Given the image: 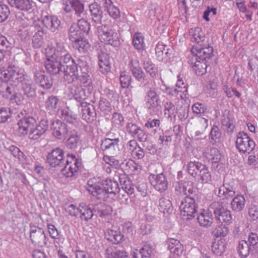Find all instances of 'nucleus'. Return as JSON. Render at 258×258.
<instances>
[{"label": "nucleus", "instance_id": "obj_7", "mask_svg": "<svg viewBox=\"0 0 258 258\" xmlns=\"http://www.w3.org/2000/svg\"><path fill=\"white\" fill-rule=\"evenodd\" d=\"M235 146L240 153L250 154L254 149L255 144L247 134L240 132L236 136Z\"/></svg>", "mask_w": 258, "mask_h": 258}, {"label": "nucleus", "instance_id": "obj_54", "mask_svg": "<svg viewBox=\"0 0 258 258\" xmlns=\"http://www.w3.org/2000/svg\"><path fill=\"white\" fill-rule=\"evenodd\" d=\"M59 99L57 97L51 95L45 102L46 108L48 110H54L56 109Z\"/></svg>", "mask_w": 258, "mask_h": 258}, {"label": "nucleus", "instance_id": "obj_15", "mask_svg": "<svg viewBox=\"0 0 258 258\" xmlns=\"http://www.w3.org/2000/svg\"><path fill=\"white\" fill-rule=\"evenodd\" d=\"M68 157L71 158V161H69L68 160L66 161L64 167L61 169V172L66 177H72L76 175L81 164L75 155H68Z\"/></svg>", "mask_w": 258, "mask_h": 258}, {"label": "nucleus", "instance_id": "obj_26", "mask_svg": "<svg viewBox=\"0 0 258 258\" xmlns=\"http://www.w3.org/2000/svg\"><path fill=\"white\" fill-rule=\"evenodd\" d=\"M119 139L118 138L110 139L106 138L102 140L100 149L103 152L111 153L118 149Z\"/></svg>", "mask_w": 258, "mask_h": 258}, {"label": "nucleus", "instance_id": "obj_50", "mask_svg": "<svg viewBox=\"0 0 258 258\" xmlns=\"http://www.w3.org/2000/svg\"><path fill=\"white\" fill-rule=\"evenodd\" d=\"M196 178L199 181L201 180L202 182L207 183L211 181L212 178L211 174L205 165L201 169V172L198 173V176Z\"/></svg>", "mask_w": 258, "mask_h": 258}, {"label": "nucleus", "instance_id": "obj_17", "mask_svg": "<svg viewBox=\"0 0 258 258\" xmlns=\"http://www.w3.org/2000/svg\"><path fill=\"white\" fill-rule=\"evenodd\" d=\"M203 154L207 161L212 164L213 168H217L218 167L222 158L221 153L218 149L208 146L205 148Z\"/></svg>", "mask_w": 258, "mask_h": 258}, {"label": "nucleus", "instance_id": "obj_14", "mask_svg": "<svg viewBox=\"0 0 258 258\" xmlns=\"http://www.w3.org/2000/svg\"><path fill=\"white\" fill-rule=\"evenodd\" d=\"M125 130L127 134L134 139L141 142H145L148 139L146 133L137 124L133 122H128L125 126Z\"/></svg>", "mask_w": 258, "mask_h": 258}, {"label": "nucleus", "instance_id": "obj_51", "mask_svg": "<svg viewBox=\"0 0 258 258\" xmlns=\"http://www.w3.org/2000/svg\"><path fill=\"white\" fill-rule=\"evenodd\" d=\"M73 47L80 52H84L88 50L90 45L86 40H83L82 37L77 41L73 42Z\"/></svg>", "mask_w": 258, "mask_h": 258}, {"label": "nucleus", "instance_id": "obj_49", "mask_svg": "<svg viewBox=\"0 0 258 258\" xmlns=\"http://www.w3.org/2000/svg\"><path fill=\"white\" fill-rule=\"evenodd\" d=\"M159 209L163 213H169L172 211V204L169 200L164 198L160 199L159 201Z\"/></svg>", "mask_w": 258, "mask_h": 258}, {"label": "nucleus", "instance_id": "obj_22", "mask_svg": "<svg viewBox=\"0 0 258 258\" xmlns=\"http://www.w3.org/2000/svg\"><path fill=\"white\" fill-rule=\"evenodd\" d=\"M44 65L47 72L52 75H57L60 71H62V68L63 70L64 68H66L64 65L60 64V61L57 60L56 57L52 55L50 58H47L45 61ZM63 73H64V70Z\"/></svg>", "mask_w": 258, "mask_h": 258}, {"label": "nucleus", "instance_id": "obj_28", "mask_svg": "<svg viewBox=\"0 0 258 258\" xmlns=\"http://www.w3.org/2000/svg\"><path fill=\"white\" fill-rule=\"evenodd\" d=\"M98 58L99 71L103 74H107L110 72L111 68L109 55L101 51L99 52Z\"/></svg>", "mask_w": 258, "mask_h": 258}, {"label": "nucleus", "instance_id": "obj_35", "mask_svg": "<svg viewBox=\"0 0 258 258\" xmlns=\"http://www.w3.org/2000/svg\"><path fill=\"white\" fill-rule=\"evenodd\" d=\"M71 93L74 99L79 103L78 104L86 103L84 101L87 98V95L85 90L81 86L72 87L71 89Z\"/></svg>", "mask_w": 258, "mask_h": 258}, {"label": "nucleus", "instance_id": "obj_36", "mask_svg": "<svg viewBox=\"0 0 258 258\" xmlns=\"http://www.w3.org/2000/svg\"><path fill=\"white\" fill-rule=\"evenodd\" d=\"M217 225L213 228L212 234L216 237H224L229 233V229L224 223H216Z\"/></svg>", "mask_w": 258, "mask_h": 258}, {"label": "nucleus", "instance_id": "obj_52", "mask_svg": "<svg viewBox=\"0 0 258 258\" xmlns=\"http://www.w3.org/2000/svg\"><path fill=\"white\" fill-rule=\"evenodd\" d=\"M106 258H127L128 253L125 250H115L111 251V249L107 248L106 250Z\"/></svg>", "mask_w": 258, "mask_h": 258}, {"label": "nucleus", "instance_id": "obj_29", "mask_svg": "<svg viewBox=\"0 0 258 258\" xmlns=\"http://www.w3.org/2000/svg\"><path fill=\"white\" fill-rule=\"evenodd\" d=\"M195 61L193 58L188 61V64L192 68L195 73L199 76H202L207 72V68L208 65L206 62L197 60V58H195Z\"/></svg>", "mask_w": 258, "mask_h": 258}, {"label": "nucleus", "instance_id": "obj_46", "mask_svg": "<svg viewBox=\"0 0 258 258\" xmlns=\"http://www.w3.org/2000/svg\"><path fill=\"white\" fill-rule=\"evenodd\" d=\"M144 38L140 33H136L133 37V44L135 48L138 50L144 49L145 47Z\"/></svg>", "mask_w": 258, "mask_h": 258}, {"label": "nucleus", "instance_id": "obj_59", "mask_svg": "<svg viewBox=\"0 0 258 258\" xmlns=\"http://www.w3.org/2000/svg\"><path fill=\"white\" fill-rule=\"evenodd\" d=\"M64 209L67 214L71 217H77L80 214V206L78 207L72 204L66 205Z\"/></svg>", "mask_w": 258, "mask_h": 258}, {"label": "nucleus", "instance_id": "obj_45", "mask_svg": "<svg viewBox=\"0 0 258 258\" xmlns=\"http://www.w3.org/2000/svg\"><path fill=\"white\" fill-rule=\"evenodd\" d=\"M143 68L146 73L153 78H156L158 75V68L150 60H145L143 62Z\"/></svg>", "mask_w": 258, "mask_h": 258}, {"label": "nucleus", "instance_id": "obj_27", "mask_svg": "<svg viewBox=\"0 0 258 258\" xmlns=\"http://www.w3.org/2000/svg\"><path fill=\"white\" fill-rule=\"evenodd\" d=\"M35 123V119L33 117L23 118L17 123V125L19 126V133L22 135L27 134L30 130L34 127Z\"/></svg>", "mask_w": 258, "mask_h": 258}, {"label": "nucleus", "instance_id": "obj_58", "mask_svg": "<svg viewBox=\"0 0 258 258\" xmlns=\"http://www.w3.org/2000/svg\"><path fill=\"white\" fill-rule=\"evenodd\" d=\"M131 76L125 72H122L121 73L119 80L121 87L122 88H127L132 81Z\"/></svg>", "mask_w": 258, "mask_h": 258}, {"label": "nucleus", "instance_id": "obj_21", "mask_svg": "<svg viewBox=\"0 0 258 258\" xmlns=\"http://www.w3.org/2000/svg\"><path fill=\"white\" fill-rule=\"evenodd\" d=\"M77 106L81 107L82 118L88 123H92L96 118L97 113L95 107L90 103H82L78 104Z\"/></svg>", "mask_w": 258, "mask_h": 258}, {"label": "nucleus", "instance_id": "obj_33", "mask_svg": "<svg viewBox=\"0 0 258 258\" xmlns=\"http://www.w3.org/2000/svg\"><path fill=\"white\" fill-rule=\"evenodd\" d=\"M246 204V201L242 195H237L231 202V208L234 212H240L244 210Z\"/></svg>", "mask_w": 258, "mask_h": 258}, {"label": "nucleus", "instance_id": "obj_48", "mask_svg": "<svg viewBox=\"0 0 258 258\" xmlns=\"http://www.w3.org/2000/svg\"><path fill=\"white\" fill-rule=\"evenodd\" d=\"M226 244L222 240L214 242L212 245V251L217 255H221L225 251Z\"/></svg>", "mask_w": 258, "mask_h": 258}, {"label": "nucleus", "instance_id": "obj_57", "mask_svg": "<svg viewBox=\"0 0 258 258\" xmlns=\"http://www.w3.org/2000/svg\"><path fill=\"white\" fill-rule=\"evenodd\" d=\"M32 8L31 4L29 0H17V9H20L25 14V16L28 15L27 11Z\"/></svg>", "mask_w": 258, "mask_h": 258}, {"label": "nucleus", "instance_id": "obj_55", "mask_svg": "<svg viewBox=\"0 0 258 258\" xmlns=\"http://www.w3.org/2000/svg\"><path fill=\"white\" fill-rule=\"evenodd\" d=\"M235 195V190H232L222 186H220L219 188L218 196L220 198L229 199L233 197Z\"/></svg>", "mask_w": 258, "mask_h": 258}, {"label": "nucleus", "instance_id": "obj_8", "mask_svg": "<svg viewBox=\"0 0 258 258\" xmlns=\"http://www.w3.org/2000/svg\"><path fill=\"white\" fill-rule=\"evenodd\" d=\"M198 206L193 197L186 196L181 203L180 209L181 214L186 220H191L195 217Z\"/></svg>", "mask_w": 258, "mask_h": 258}, {"label": "nucleus", "instance_id": "obj_20", "mask_svg": "<svg viewBox=\"0 0 258 258\" xmlns=\"http://www.w3.org/2000/svg\"><path fill=\"white\" fill-rule=\"evenodd\" d=\"M51 130L52 136L58 140L65 139L69 132L68 125L58 120L52 122Z\"/></svg>", "mask_w": 258, "mask_h": 258}, {"label": "nucleus", "instance_id": "obj_47", "mask_svg": "<svg viewBox=\"0 0 258 258\" xmlns=\"http://www.w3.org/2000/svg\"><path fill=\"white\" fill-rule=\"evenodd\" d=\"M69 36L70 40L73 42L81 38L84 35L79 31L76 24L72 25L69 29Z\"/></svg>", "mask_w": 258, "mask_h": 258}, {"label": "nucleus", "instance_id": "obj_1", "mask_svg": "<svg viewBox=\"0 0 258 258\" xmlns=\"http://www.w3.org/2000/svg\"><path fill=\"white\" fill-rule=\"evenodd\" d=\"M93 178L88 181L87 190L98 200L108 201L110 196H115L119 192L118 182L111 179L99 180Z\"/></svg>", "mask_w": 258, "mask_h": 258}, {"label": "nucleus", "instance_id": "obj_56", "mask_svg": "<svg viewBox=\"0 0 258 258\" xmlns=\"http://www.w3.org/2000/svg\"><path fill=\"white\" fill-rule=\"evenodd\" d=\"M221 136V133L220 132L219 128L217 126L214 125L212 128L209 139L210 143L212 144H214L219 141L220 138Z\"/></svg>", "mask_w": 258, "mask_h": 258}, {"label": "nucleus", "instance_id": "obj_4", "mask_svg": "<svg viewBox=\"0 0 258 258\" xmlns=\"http://www.w3.org/2000/svg\"><path fill=\"white\" fill-rule=\"evenodd\" d=\"M209 209L213 213L216 223H224L226 225L232 223L231 212L223 202H214L210 204Z\"/></svg>", "mask_w": 258, "mask_h": 258}, {"label": "nucleus", "instance_id": "obj_2", "mask_svg": "<svg viewBox=\"0 0 258 258\" xmlns=\"http://www.w3.org/2000/svg\"><path fill=\"white\" fill-rule=\"evenodd\" d=\"M64 80L68 83H72L78 80L82 86L88 87L89 90L91 87L92 88V81L89 69L86 70V71H80V73L79 74L76 66L72 67L64 71Z\"/></svg>", "mask_w": 258, "mask_h": 258}, {"label": "nucleus", "instance_id": "obj_53", "mask_svg": "<svg viewBox=\"0 0 258 258\" xmlns=\"http://www.w3.org/2000/svg\"><path fill=\"white\" fill-rule=\"evenodd\" d=\"M164 113L165 115H168V118H171L172 115H174L177 113V109L175 105L171 101H167L164 104Z\"/></svg>", "mask_w": 258, "mask_h": 258}, {"label": "nucleus", "instance_id": "obj_32", "mask_svg": "<svg viewBox=\"0 0 258 258\" xmlns=\"http://www.w3.org/2000/svg\"><path fill=\"white\" fill-rule=\"evenodd\" d=\"M119 180L122 188L128 195H132L135 191V185L125 174H120L119 176Z\"/></svg>", "mask_w": 258, "mask_h": 258}, {"label": "nucleus", "instance_id": "obj_24", "mask_svg": "<svg viewBox=\"0 0 258 258\" xmlns=\"http://www.w3.org/2000/svg\"><path fill=\"white\" fill-rule=\"evenodd\" d=\"M191 51L195 53L199 59L206 62L213 55V48L210 45L205 47H193Z\"/></svg>", "mask_w": 258, "mask_h": 258}, {"label": "nucleus", "instance_id": "obj_9", "mask_svg": "<svg viewBox=\"0 0 258 258\" xmlns=\"http://www.w3.org/2000/svg\"><path fill=\"white\" fill-rule=\"evenodd\" d=\"M144 101L146 107L149 111L157 112L161 108V101L159 95L154 88H150L146 92Z\"/></svg>", "mask_w": 258, "mask_h": 258}, {"label": "nucleus", "instance_id": "obj_13", "mask_svg": "<svg viewBox=\"0 0 258 258\" xmlns=\"http://www.w3.org/2000/svg\"><path fill=\"white\" fill-rule=\"evenodd\" d=\"M93 210L95 216L99 217L104 222L108 223L112 218V208L104 203L93 205Z\"/></svg>", "mask_w": 258, "mask_h": 258}, {"label": "nucleus", "instance_id": "obj_30", "mask_svg": "<svg viewBox=\"0 0 258 258\" xmlns=\"http://www.w3.org/2000/svg\"><path fill=\"white\" fill-rule=\"evenodd\" d=\"M89 9L92 21L96 24H101L103 17V12L101 7L97 3H94L89 6Z\"/></svg>", "mask_w": 258, "mask_h": 258}, {"label": "nucleus", "instance_id": "obj_19", "mask_svg": "<svg viewBox=\"0 0 258 258\" xmlns=\"http://www.w3.org/2000/svg\"><path fill=\"white\" fill-rule=\"evenodd\" d=\"M150 181L155 189L161 193L165 192L168 188V181L166 176L162 173L157 175L151 174Z\"/></svg>", "mask_w": 258, "mask_h": 258}, {"label": "nucleus", "instance_id": "obj_12", "mask_svg": "<svg viewBox=\"0 0 258 258\" xmlns=\"http://www.w3.org/2000/svg\"><path fill=\"white\" fill-rule=\"evenodd\" d=\"M47 161L52 167H62L65 164V158L63 150L57 147L48 153Z\"/></svg>", "mask_w": 258, "mask_h": 258}, {"label": "nucleus", "instance_id": "obj_25", "mask_svg": "<svg viewBox=\"0 0 258 258\" xmlns=\"http://www.w3.org/2000/svg\"><path fill=\"white\" fill-rule=\"evenodd\" d=\"M237 250L241 258H246L249 254L255 256L258 253L257 250H254L246 240H241L239 242Z\"/></svg>", "mask_w": 258, "mask_h": 258}, {"label": "nucleus", "instance_id": "obj_41", "mask_svg": "<svg viewBox=\"0 0 258 258\" xmlns=\"http://www.w3.org/2000/svg\"><path fill=\"white\" fill-rule=\"evenodd\" d=\"M44 32L42 28L38 29L34 35L32 39V44L34 48H40L44 44Z\"/></svg>", "mask_w": 258, "mask_h": 258}, {"label": "nucleus", "instance_id": "obj_37", "mask_svg": "<svg viewBox=\"0 0 258 258\" xmlns=\"http://www.w3.org/2000/svg\"><path fill=\"white\" fill-rule=\"evenodd\" d=\"M80 143V136L75 130L71 131L69 138L66 143L67 147L72 150L76 149Z\"/></svg>", "mask_w": 258, "mask_h": 258}, {"label": "nucleus", "instance_id": "obj_63", "mask_svg": "<svg viewBox=\"0 0 258 258\" xmlns=\"http://www.w3.org/2000/svg\"><path fill=\"white\" fill-rule=\"evenodd\" d=\"M172 135L171 131H166L162 135L159 136V140L161 142V144H164L165 145L168 146L172 141Z\"/></svg>", "mask_w": 258, "mask_h": 258}, {"label": "nucleus", "instance_id": "obj_18", "mask_svg": "<svg viewBox=\"0 0 258 258\" xmlns=\"http://www.w3.org/2000/svg\"><path fill=\"white\" fill-rule=\"evenodd\" d=\"M62 9L67 13L72 11L79 17L84 11V4L79 0H62Z\"/></svg>", "mask_w": 258, "mask_h": 258}, {"label": "nucleus", "instance_id": "obj_3", "mask_svg": "<svg viewBox=\"0 0 258 258\" xmlns=\"http://www.w3.org/2000/svg\"><path fill=\"white\" fill-rule=\"evenodd\" d=\"M17 90L21 96L26 95L32 97L36 95V87L32 80L23 69H19L17 72Z\"/></svg>", "mask_w": 258, "mask_h": 258}, {"label": "nucleus", "instance_id": "obj_31", "mask_svg": "<svg viewBox=\"0 0 258 258\" xmlns=\"http://www.w3.org/2000/svg\"><path fill=\"white\" fill-rule=\"evenodd\" d=\"M212 212L204 210L198 216L197 220L200 225L203 227H208L212 225L213 222Z\"/></svg>", "mask_w": 258, "mask_h": 258}, {"label": "nucleus", "instance_id": "obj_62", "mask_svg": "<svg viewBox=\"0 0 258 258\" xmlns=\"http://www.w3.org/2000/svg\"><path fill=\"white\" fill-rule=\"evenodd\" d=\"M247 242L252 248L258 251V233H250L248 235Z\"/></svg>", "mask_w": 258, "mask_h": 258}, {"label": "nucleus", "instance_id": "obj_43", "mask_svg": "<svg viewBox=\"0 0 258 258\" xmlns=\"http://www.w3.org/2000/svg\"><path fill=\"white\" fill-rule=\"evenodd\" d=\"M222 125L226 127L227 132L232 133L235 128V120L231 114L224 115L221 121Z\"/></svg>", "mask_w": 258, "mask_h": 258}, {"label": "nucleus", "instance_id": "obj_16", "mask_svg": "<svg viewBox=\"0 0 258 258\" xmlns=\"http://www.w3.org/2000/svg\"><path fill=\"white\" fill-rule=\"evenodd\" d=\"M41 21L43 25L50 31L56 32L61 28V21L53 15H49L46 12L42 13Z\"/></svg>", "mask_w": 258, "mask_h": 258}, {"label": "nucleus", "instance_id": "obj_6", "mask_svg": "<svg viewBox=\"0 0 258 258\" xmlns=\"http://www.w3.org/2000/svg\"><path fill=\"white\" fill-rule=\"evenodd\" d=\"M16 68L15 64H10L6 70H0V80L2 81H8L9 82L6 88V92L8 93L11 96V100H15L16 97V87L15 83H11V80L13 81V78L15 76Z\"/></svg>", "mask_w": 258, "mask_h": 258}, {"label": "nucleus", "instance_id": "obj_11", "mask_svg": "<svg viewBox=\"0 0 258 258\" xmlns=\"http://www.w3.org/2000/svg\"><path fill=\"white\" fill-rule=\"evenodd\" d=\"M30 238L31 242L39 247L45 246L47 243V238L44 230L36 226L30 225Z\"/></svg>", "mask_w": 258, "mask_h": 258}, {"label": "nucleus", "instance_id": "obj_39", "mask_svg": "<svg viewBox=\"0 0 258 258\" xmlns=\"http://www.w3.org/2000/svg\"><path fill=\"white\" fill-rule=\"evenodd\" d=\"M204 165L199 161H190L187 165L188 172L191 176L196 178Z\"/></svg>", "mask_w": 258, "mask_h": 258}, {"label": "nucleus", "instance_id": "obj_10", "mask_svg": "<svg viewBox=\"0 0 258 258\" xmlns=\"http://www.w3.org/2000/svg\"><path fill=\"white\" fill-rule=\"evenodd\" d=\"M17 24L19 25L17 30V36L22 41L29 40L30 36L29 19L27 16H25L24 13L17 12Z\"/></svg>", "mask_w": 258, "mask_h": 258}, {"label": "nucleus", "instance_id": "obj_61", "mask_svg": "<svg viewBox=\"0 0 258 258\" xmlns=\"http://www.w3.org/2000/svg\"><path fill=\"white\" fill-rule=\"evenodd\" d=\"M66 52H68V51L66 48L64 42L60 40L59 41L56 40L55 52L52 56L57 57Z\"/></svg>", "mask_w": 258, "mask_h": 258}, {"label": "nucleus", "instance_id": "obj_44", "mask_svg": "<svg viewBox=\"0 0 258 258\" xmlns=\"http://www.w3.org/2000/svg\"><path fill=\"white\" fill-rule=\"evenodd\" d=\"M60 117L67 123L76 124L78 123V118L77 115L69 112L67 109H62L61 110Z\"/></svg>", "mask_w": 258, "mask_h": 258}, {"label": "nucleus", "instance_id": "obj_23", "mask_svg": "<svg viewBox=\"0 0 258 258\" xmlns=\"http://www.w3.org/2000/svg\"><path fill=\"white\" fill-rule=\"evenodd\" d=\"M34 79L36 84L43 89H49L52 86V77L45 75L44 72L36 71L34 73Z\"/></svg>", "mask_w": 258, "mask_h": 258}, {"label": "nucleus", "instance_id": "obj_40", "mask_svg": "<svg viewBox=\"0 0 258 258\" xmlns=\"http://www.w3.org/2000/svg\"><path fill=\"white\" fill-rule=\"evenodd\" d=\"M190 35V40L191 42H195L197 44L203 42L205 40V37L201 29L199 27H196L195 29H191L189 31Z\"/></svg>", "mask_w": 258, "mask_h": 258}, {"label": "nucleus", "instance_id": "obj_34", "mask_svg": "<svg viewBox=\"0 0 258 258\" xmlns=\"http://www.w3.org/2000/svg\"><path fill=\"white\" fill-rule=\"evenodd\" d=\"M105 238L112 243L117 244L124 240V236L120 231L110 229H107L104 233Z\"/></svg>", "mask_w": 258, "mask_h": 258}, {"label": "nucleus", "instance_id": "obj_5", "mask_svg": "<svg viewBox=\"0 0 258 258\" xmlns=\"http://www.w3.org/2000/svg\"><path fill=\"white\" fill-rule=\"evenodd\" d=\"M98 36L99 40L105 44L117 47L119 41L117 34L112 28L107 25H101L97 27Z\"/></svg>", "mask_w": 258, "mask_h": 258}, {"label": "nucleus", "instance_id": "obj_42", "mask_svg": "<svg viewBox=\"0 0 258 258\" xmlns=\"http://www.w3.org/2000/svg\"><path fill=\"white\" fill-rule=\"evenodd\" d=\"M74 66H76L77 70H78V68H80V71H86V70L89 69V66L86 58L82 57L78 58L76 61L75 60H72V64L70 65H67L66 68H64V71L72 67H73Z\"/></svg>", "mask_w": 258, "mask_h": 258}, {"label": "nucleus", "instance_id": "obj_38", "mask_svg": "<svg viewBox=\"0 0 258 258\" xmlns=\"http://www.w3.org/2000/svg\"><path fill=\"white\" fill-rule=\"evenodd\" d=\"M93 210V205L92 207L89 206H80V218L81 220L85 221H88L91 219L93 216H95V213Z\"/></svg>", "mask_w": 258, "mask_h": 258}, {"label": "nucleus", "instance_id": "obj_64", "mask_svg": "<svg viewBox=\"0 0 258 258\" xmlns=\"http://www.w3.org/2000/svg\"><path fill=\"white\" fill-rule=\"evenodd\" d=\"M17 159H18L19 163L21 165L23 168H25L29 162L30 159L23 152L17 148Z\"/></svg>", "mask_w": 258, "mask_h": 258}, {"label": "nucleus", "instance_id": "obj_60", "mask_svg": "<svg viewBox=\"0 0 258 258\" xmlns=\"http://www.w3.org/2000/svg\"><path fill=\"white\" fill-rule=\"evenodd\" d=\"M77 26L83 35L84 33L88 34L90 29V25L85 19H81L79 20Z\"/></svg>", "mask_w": 258, "mask_h": 258}]
</instances>
